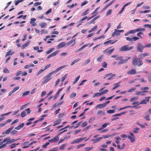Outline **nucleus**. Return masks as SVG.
<instances>
[{"instance_id":"obj_1","label":"nucleus","mask_w":151,"mask_h":151,"mask_svg":"<svg viewBox=\"0 0 151 151\" xmlns=\"http://www.w3.org/2000/svg\"><path fill=\"white\" fill-rule=\"evenodd\" d=\"M132 64L134 65H137L139 67L143 64V63L142 60H141L140 58H135L133 59Z\"/></svg>"},{"instance_id":"obj_2","label":"nucleus","mask_w":151,"mask_h":151,"mask_svg":"<svg viewBox=\"0 0 151 151\" xmlns=\"http://www.w3.org/2000/svg\"><path fill=\"white\" fill-rule=\"evenodd\" d=\"M67 130V129L63 130L58 135L55 136L52 139H49L48 140L49 142H57L59 139V135L64 132H66Z\"/></svg>"},{"instance_id":"obj_3","label":"nucleus","mask_w":151,"mask_h":151,"mask_svg":"<svg viewBox=\"0 0 151 151\" xmlns=\"http://www.w3.org/2000/svg\"><path fill=\"white\" fill-rule=\"evenodd\" d=\"M133 46L128 47L127 45H125L121 47L119 49V51H129L133 49Z\"/></svg>"},{"instance_id":"obj_4","label":"nucleus","mask_w":151,"mask_h":151,"mask_svg":"<svg viewBox=\"0 0 151 151\" xmlns=\"http://www.w3.org/2000/svg\"><path fill=\"white\" fill-rule=\"evenodd\" d=\"M114 30V32L113 33L112 35V36L113 37H115L119 36L120 35V33L123 32L124 31L123 30H119L116 29H115Z\"/></svg>"},{"instance_id":"obj_5","label":"nucleus","mask_w":151,"mask_h":151,"mask_svg":"<svg viewBox=\"0 0 151 151\" xmlns=\"http://www.w3.org/2000/svg\"><path fill=\"white\" fill-rule=\"evenodd\" d=\"M43 78L44 80L42 82V84H45L48 82L52 79V77L47 74Z\"/></svg>"},{"instance_id":"obj_6","label":"nucleus","mask_w":151,"mask_h":151,"mask_svg":"<svg viewBox=\"0 0 151 151\" xmlns=\"http://www.w3.org/2000/svg\"><path fill=\"white\" fill-rule=\"evenodd\" d=\"M129 134L130 135L128 136V138L131 143L134 142L135 141V138L134 134L132 132H130Z\"/></svg>"},{"instance_id":"obj_7","label":"nucleus","mask_w":151,"mask_h":151,"mask_svg":"<svg viewBox=\"0 0 151 151\" xmlns=\"http://www.w3.org/2000/svg\"><path fill=\"white\" fill-rule=\"evenodd\" d=\"M145 47L142 45L141 43H139L137 46V51L140 52H142Z\"/></svg>"},{"instance_id":"obj_8","label":"nucleus","mask_w":151,"mask_h":151,"mask_svg":"<svg viewBox=\"0 0 151 151\" xmlns=\"http://www.w3.org/2000/svg\"><path fill=\"white\" fill-rule=\"evenodd\" d=\"M110 102V101H108L106 102L105 103H103V104H98L96 106V109L99 108V109H101L102 108L105 107L106 105L108 104Z\"/></svg>"},{"instance_id":"obj_9","label":"nucleus","mask_w":151,"mask_h":151,"mask_svg":"<svg viewBox=\"0 0 151 151\" xmlns=\"http://www.w3.org/2000/svg\"><path fill=\"white\" fill-rule=\"evenodd\" d=\"M131 58L130 57H128L127 58V59H126L123 60L122 59H122L121 61H119L118 63V64L119 65H120L123 64H124L126 63L127 61L129 60Z\"/></svg>"},{"instance_id":"obj_10","label":"nucleus","mask_w":151,"mask_h":151,"mask_svg":"<svg viewBox=\"0 0 151 151\" xmlns=\"http://www.w3.org/2000/svg\"><path fill=\"white\" fill-rule=\"evenodd\" d=\"M110 76V77L108 78H107V80H111L113 79V77L115 76V75L114 74H112L111 73H109L105 75V77L104 78H106L109 76Z\"/></svg>"},{"instance_id":"obj_11","label":"nucleus","mask_w":151,"mask_h":151,"mask_svg":"<svg viewBox=\"0 0 151 151\" xmlns=\"http://www.w3.org/2000/svg\"><path fill=\"white\" fill-rule=\"evenodd\" d=\"M136 70L134 69H132L128 71L127 73L129 75H134L137 73Z\"/></svg>"},{"instance_id":"obj_12","label":"nucleus","mask_w":151,"mask_h":151,"mask_svg":"<svg viewBox=\"0 0 151 151\" xmlns=\"http://www.w3.org/2000/svg\"><path fill=\"white\" fill-rule=\"evenodd\" d=\"M148 92V91H136V94L137 95H145V93H147Z\"/></svg>"},{"instance_id":"obj_13","label":"nucleus","mask_w":151,"mask_h":151,"mask_svg":"<svg viewBox=\"0 0 151 151\" xmlns=\"http://www.w3.org/2000/svg\"><path fill=\"white\" fill-rule=\"evenodd\" d=\"M150 96L147 97H146L145 99L141 101L140 103V104H146L147 102H148L149 101Z\"/></svg>"},{"instance_id":"obj_14","label":"nucleus","mask_w":151,"mask_h":151,"mask_svg":"<svg viewBox=\"0 0 151 151\" xmlns=\"http://www.w3.org/2000/svg\"><path fill=\"white\" fill-rule=\"evenodd\" d=\"M114 50V48H113L111 50H108V49H107L104 50V52L108 55H109L113 52Z\"/></svg>"},{"instance_id":"obj_15","label":"nucleus","mask_w":151,"mask_h":151,"mask_svg":"<svg viewBox=\"0 0 151 151\" xmlns=\"http://www.w3.org/2000/svg\"><path fill=\"white\" fill-rule=\"evenodd\" d=\"M13 127H11L7 130H6L4 132H3L2 134H9L11 132V131L13 129Z\"/></svg>"},{"instance_id":"obj_16","label":"nucleus","mask_w":151,"mask_h":151,"mask_svg":"<svg viewBox=\"0 0 151 151\" xmlns=\"http://www.w3.org/2000/svg\"><path fill=\"white\" fill-rule=\"evenodd\" d=\"M149 55L148 53H147L146 52H144L143 53L140 54L139 55V56L140 59H142L144 57L147 56H148Z\"/></svg>"},{"instance_id":"obj_17","label":"nucleus","mask_w":151,"mask_h":151,"mask_svg":"<svg viewBox=\"0 0 151 151\" xmlns=\"http://www.w3.org/2000/svg\"><path fill=\"white\" fill-rule=\"evenodd\" d=\"M103 138V137H99L96 139H92L91 140V141H93V143L94 144H95L97 142H98L100 141Z\"/></svg>"},{"instance_id":"obj_18","label":"nucleus","mask_w":151,"mask_h":151,"mask_svg":"<svg viewBox=\"0 0 151 151\" xmlns=\"http://www.w3.org/2000/svg\"><path fill=\"white\" fill-rule=\"evenodd\" d=\"M36 21V19L35 18H32L31 19L30 23L32 24V26H35L36 24L35 23V22Z\"/></svg>"},{"instance_id":"obj_19","label":"nucleus","mask_w":151,"mask_h":151,"mask_svg":"<svg viewBox=\"0 0 151 151\" xmlns=\"http://www.w3.org/2000/svg\"><path fill=\"white\" fill-rule=\"evenodd\" d=\"M59 52V51L57 50L53 53L50 54L48 57L47 58L49 59L50 57L55 56Z\"/></svg>"},{"instance_id":"obj_20","label":"nucleus","mask_w":151,"mask_h":151,"mask_svg":"<svg viewBox=\"0 0 151 151\" xmlns=\"http://www.w3.org/2000/svg\"><path fill=\"white\" fill-rule=\"evenodd\" d=\"M117 40H116L115 41H113L111 40H110L107 41L105 42L104 44L106 45H108L109 44H113L115 43L116 42Z\"/></svg>"},{"instance_id":"obj_21","label":"nucleus","mask_w":151,"mask_h":151,"mask_svg":"<svg viewBox=\"0 0 151 151\" xmlns=\"http://www.w3.org/2000/svg\"><path fill=\"white\" fill-rule=\"evenodd\" d=\"M105 114V113L104 111L99 110L98 111L97 113V115L99 116L104 115Z\"/></svg>"},{"instance_id":"obj_22","label":"nucleus","mask_w":151,"mask_h":151,"mask_svg":"<svg viewBox=\"0 0 151 151\" xmlns=\"http://www.w3.org/2000/svg\"><path fill=\"white\" fill-rule=\"evenodd\" d=\"M24 123H22L19 125L17 127H16L15 128V129L19 130L21 128L23 127L24 125Z\"/></svg>"},{"instance_id":"obj_23","label":"nucleus","mask_w":151,"mask_h":151,"mask_svg":"<svg viewBox=\"0 0 151 151\" xmlns=\"http://www.w3.org/2000/svg\"><path fill=\"white\" fill-rule=\"evenodd\" d=\"M65 45V42H63L60 43L57 46L58 49H60L64 47Z\"/></svg>"},{"instance_id":"obj_24","label":"nucleus","mask_w":151,"mask_h":151,"mask_svg":"<svg viewBox=\"0 0 151 151\" xmlns=\"http://www.w3.org/2000/svg\"><path fill=\"white\" fill-rule=\"evenodd\" d=\"M81 140L80 138L74 140L71 142V144L79 143L81 142Z\"/></svg>"},{"instance_id":"obj_25","label":"nucleus","mask_w":151,"mask_h":151,"mask_svg":"<svg viewBox=\"0 0 151 151\" xmlns=\"http://www.w3.org/2000/svg\"><path fill=\"white\" fill-rule=\"evenodd\" d=\"M121 83L120 82H119L118 83H114V86L112 88V89L114 90L117 88L118 87L120 86V84Z\"/></svg>"},{"instance_id":"obj_26","label":"nucleus","mask_w":151,"mask_h":151,"mask_svg":"<svg viewBox=\"0 0 151 151\" xmlns=\"http://www.w3.org/2000/svg\"><path fill=\"white\" fill-rule=\"evenodd\" d=\"M30 42V41L28 40L27 42L23 45L21 47L22 49H23L24 48L26 47L27 46L29 45V44Z\"/></svg>"},{"instance_id":"obj_27","label":"nucleus","mask_w":151,"mask_h":151,"mask_svg":"<svg viewBox=\"0 0 151 151\" xmlns=\"http://www.w3.org/2000/svg\"><path fill=\"white\" fill-rule=\"evenodd\" d=\"M61 121V119H58L54 122V124H53V126H55L56 125L59 124Z\"/></svg>"},{"instance_id":"obj_28","label":"nucleus","mask_w":151,"mask_h":151,"mask_svg":"<svg viewBox=\"0 0 151 151\" xmlns=\"http://www.w3.org/2000/svg\"><path fill=\"white\" fill-rule=\"evenodd\" d=\"M109 125V123H106L103 124L102 126V127L101 128H99L98 129V130L99 131V130H101L102 129L106 127L108 125Z\"/></svg>"},{"instance_id":"obj_29","label":"nucleus","mask_w":151,"mask_h":151,"mask_svg":"<svg viewBox=\"0 0 151 151\" xmlns=\"http://www.w3.org/2000/svg\"><path fill=\"white\" fill-rule=\"evenodd\" d=\"M35 119V118H32L29 119L28 120L29 122H27L26 123V125H28L31 124L32 123V122H31V121Z\"/></svg>"},{"instance_id":"obj_30","label":"nucleus","mask_w":151,"mask_h":151,"mask_svg":"<svg viewBox=\"0 0 151 151\" xmlns=\"http://www.w3.org/2000/svg\"><path fill=\"white\" fill-rule=\"evenodd\" d=\"M11 50H10L9 51L7 52L5 55V57H6L9 55H12L14 52H11Z\"/></svg>"},{"instance_id":"obj_31","label":"nucleus","mask_w":151,"mask_h":151,"mask_svg":"<svg viewBox=\"0 0 151 151\" xmlns=\"http://www.w3.org/2000/svg\"><path fill=\"white\" fill-rule=\"evenodd\" d=\"M40 26L42 28H44L47 26L46 23L45 22L41 23L40 24Z\"/></svg>"},{"instance_id":"obj_32","label":"nucleus","mask_w":151,"mask_h":151,"mask_svg":"<svg viewBox=\"0 0 151 151\" xmlns=\"http://www.w3.org/2000/svg\"><path fill=\"white\" fill-rule=\"evenodd\" d=\"M115 139L116 140L115 142L118 145H119L120 143L119 140L121 139V138L119 137L115 138Z\"/></svg>"},{"instance_id":"obj_33","label":"nucleus","mask_w":151,"mask_h":151,"mask_svg":"<svg viewBox=\"0 0 151 151\" xmlns=\"http://www.w3.org/2000/svg\"><path fill=\"white\" fill-rule=\"evenodd\" d=\"M67 145V143H65L59 147V149L60 150H63L64 149V148Z\"/></svg>"},{"instance_id":"obj_34","label":"nucleus","mask_w":151,"mask_h":151,"mask_svg":"<svg viewBox=\"0 0 151 151\" xmlns=\"http://www.w3.org/2000/svg\"><path fill=\"white\" fill-rule=\"evenodd\" d=\"M118 116L117 115H116V114L112 116V118L111 119V121H113L115 120L119 119V117H117Z\"/></svg>"},{"instance_id":"obj_35","label":"nucleus","mask_w":151,"mask_h":151,"mask_svg":"<svg viewBox=\"0 0 151 151\" xmlns=\"http://www.w3.org/2000/svg\"><path fill=\"white\" fill-rule=\"evenodd\" d=\"M101 92L97 93H95L93 96V98H95L97 97H99L102 95Z\"/></svg>"},{"instance_id":"obj_36","label":"nucleus","mask_w":151,"mask_h":151,"mask_svg":"<svg viewBox=\"0 0 151 151\" xmlns=\"http://www.w3.org/2000/svg\"><path fill=\"white\" fill-rule=\"evenodd\" d=\"M97 28V25L95 26L91 30L88 31V33H90L94 31Z\"/></svg>"},{"instance_id":"obj_37","label":"nucleus","mask_w":151,"mask_h":151,"mask_svg":"<svg viewBox=\"0 0 151 151\" xmlns=\"http://www.w3.org/2000/svg\"><path fill=\"white\" fill-rule=\"evenodd\" d=\"M80 60V59H76L74 60V61H73L72 63L71 64V65H72L78 62V61H79Z\"/></svg>"},{"instance_id":"obj_38","label":"nucleus","mask_w":151,"mask_h":151,"mask_svg":"<svg viewBox=\"0 0 151 151\" xmlns=\"http://www.w3.org/2000/svg\"><path fill=\"white\" fill-rule=\"evenodd\" d=\"M139 99L138 97V96H136L134 97H132L130 99V101H133L135 100H137Z\"/></svg>"},{"instance_id":"obj_39","label":"nucleus","mask_w":151,"mask_h":151,"mask_svg":"<svg viewBox=\"0 0 151 151\" xmlns=\"http://www.w3.org/2000/svg\"><path fill=\"white\" fill-rule=\"evenodd\" d=\"M90 9L89 8L87 9L84 12L82 13V15L83 16H84L88 14V12L90 10Z\"/></svg>"},{"instance_id":"obj_40","label":"nucleus","mask_w":151,"mask_h":151,"mask_svg":"<svg viewBox=\"0 0 151 151\" xmlns=\"http://www.w3.org/2000/svg\"><path fill=\"white\" fill-rule=\"evenodd\" d=\"M136 88L135 87L129 90L128 91H127V92L132 93L134 91L136 90Z\"/></svg>"},{"instance_id":"obj_41","label":"nucleus","mask_w":151,"mask_h":151,"mask_svg":"<svg viewBox=\"0 0 151 151\" xmlns=\"http://www.w3.org/2000/svg\"><path fill=\"white\" fill-rule=\"evenodd\" d=\"M99 17V16H98L94 17L93 19L90 22L94 23V22Z\"/></svg>"},{"instance_id":"obj_42","label":"nucleus","mask_w":151,"mask_h":151,"mask_svg":"<svg viewBox=\"0 0 151 151\" xmlns=\"http://www.w3.org/2000/svg\"><path fill=\"white\" fill-rule=\"evenodd\" d=\"M21 116L22 117H23L26 116V113L25 112V111L24 110L21 113Z\"/></svg>"},{"instance_id":"obj_43","label":"nucleus","mask_w":151,"mask_h":151,"mask_svg":"<svg viewBox=\"0 0 151 151\" xmlns=\"http://www.w3.org/2000/svg\"><path fill=\"white\" fill-rule=\"evenodd\" d=\"M54 49V48H52L50 50L47 51L46 53L47 54H49L52 52Z\"/></svg>"},{"instance_id":"obj_44","label":"nucleus","mask_w":151,"mask_h":151,"mask_svg":"<svg viewBox=\"0 0 151 151\" xmlns=\"http://www.w3.org/2000/svg\"><path fill=\"white\" fill-rule=\"evenodd\" d=\"M30 93V91H27L25 92L24 93L22 94L23 96H24L28 95Z\"/></svg>"},{"instance_id":"obj_45","label":"nucleus","mask_w":151,"mask_h":151,"mask_svg":"<svg viewBox=\"0 0 151 151\" xmlns=\"http://www.w3.org/2000/svg\"><path fill=\"white\" fill-rule=\"evenodd\" d=\"M139 129L138 128H136L134 129V130L133 131V132L134 133H136L138 132V131L139 130Z\"/></svg>"},{"instance_id":"obj_46","label":"nucleus","mask_w":151,"mask_h":151,"mask_svg":"<svg viewBox=\"0 0 151 151\" xmlns=\"http://www.w3.org/2000/svg\"><path fill=\"white\" fill-rule=\"evenodd\" d=\"M89 44H88L86 45H83V46H82L81 48H80L78 51H80L81 50L83 49L84 48L86 47Z\"/></svg>"},{"instance_id":"obj_47","label":"nucleus","mask_w":151,"mask_h":151,"mask_svg":"<svg viewBox=\"0 0 151 151\" xmlns=\"http://www.w3.org/2000/svg\"><path fill=\"white\" fill-rule=\"evenodd\" d=\"M149 89V88L147 87H143L141 88V90L142 91H146L148 90Z\"/></svg>"},{"instance_id":"obj_48","label":"nucleus","mask_w":151,"mask_h":151,"mask_svg":"<svg viewBox=\"0 0 151 151\" xmlns=\"http://www.w3.org/2000/svg\"><path fill=\"white\" fill-rule=\"evenodd\" d=\"M80 76H79L76 78V80L74 81V82L73 83V84H74L76 83H77V82L79 80V79L80 78Z\"/></svg>"},{"instance_id":"obj_49","label":"nucleus","mask_w":151,"mask_h":151,"mask_svg":"<svg viewBox=\"0 0 151 151\" xmlns=\"http://www.w3.org/2000/svg\"><path fill=\"white\" fill-rule=\"evenodd\" d=\"M107 64L106 62L103 63L102 65V67L104 68H106L107 67Z\"/></svg>"},{"instance_id":"obj_50","label":"nucleus","mask_w":151,"mask_h":151,"mask_svg":"<svg viewBox=\"0 0 151 151\" xmlns=\"http://www.w3.org/2000/svg\"><path fill=\"white\" fill-rule=\"evenodd\" d=\"M93 147H88L85 148L86 151H89L92 149Z\"/></svg>"},{"instance_id":"obj_51","label":"nucleus","mask_w":151,"mask_h":151,"mask_svg":"<svg viewBox=\"0 0 151 151\" xmlns=\"http://www.w3.org/2000/svg\"><path fill=\"white\" fill-rule=\"evenodd\" d=\"M58 148L57 147L53 148L51 150H49L47 151H58Z\"/></svg>"},{"instance_id":"obj_52","label":"nucleus","mask_w":151,"mask_h":151,"mask_svg":"<svg viewBox=\"0 0 151 151\" xmlns=\"http://www.w3.org/2000/svg\"><path fill=\"white\" fill-rule=\"evenodd\" d=\"M102 56L100 55L99 57L97 58V60L98 62H101L102 60Z\"/></svg>"},{"instance_id":"obj_53","label":"nucleus","mask_w":151,"mask_h":151,"mask_svg":"<svg viewBox=\"0 0 151 151\" xmlns=\"http://www.w3.org/2000/svg\"><path fill=\"white\" fill-rule=\"evenodd\" d=\"M3 71L5 73H9V71L6 68H4Z\"/></svg>"},{"instance_id":"obj_54","label":"nucleus","mask_w":151,"mask_h":151,"mask_svg":"<svg viewBox=\"0 0 151 151\" xmlns=\"http://www.w3.org/2000/svg\"><path fill=\"white\" fill-rule=\"evenodd\" d=\"M115 110H109L107 111V112L108 113H114Z\"/></svg>"},{"instance_id":"obj_55","label":"nucleus","mask_w":151,"mask_h":151,"mask_svg":"<svg viewBox=\"0 0 151 151\" xmlns=\"http://www.w3.org/2000/svg\"><path fill=\"white\" fill-rule=\"evenodd\" d=\"M143 35V34L142 32H140L137 33V35L138 37H139L141 39H142V37L141 36V35Z\"/></svg>"},{"instance_id":"obj_56","label":"nucleus","mask_w":151,"mask_h":151,"mask_svg":"<svg viewBox=\"0 0 151 151\" xmlns=\"http://www.w3.org/2000/svg\"><path fill=\"white\" fill-rule=\"evenodd\" d=\"M136 29L130 30L129 31V33L130 34H134L136 32Z\"/></svg>"},{"instance_id":"obj_57","label":"nucleus","mask_w":151,"mask_h":151,"mask_svg":"<svg viewBox=\"0 0 151 151\" xmlns=\"http://www.w3.org/2000/svg\"><path fill=\"white\" fill-rule=\"evenodd\" d=\"M88 124L87 122L86 121L84 122L82 124V127H85Z\"/></svg>"},{"instance_id":"obj_58","label":"nucleus","mask_w":151,"mask_h":151,"mask_svg":"<svg viewBox=\"0 0 151 151\" xmlns=\"http://www.w3.org/2000/svg\"><path fill=\"white\" fill-rule=\"evenodd\" d=\"M19 144V143H18L17 144H14L11 145V147H10V148L12 149V148H14V147H15L17 145Z\"/></svg>"},{"instance_id":"obj_59","label":"nucleus","mask_w":151,"mask_h":151,"mask_svg":"<svg viewBox=\"0 0 151 151\" xmlns=\"http://www.w3.org/2000/svg\"><path fill=\"white\" fill-rule=\"evenodd\" d=\"M111 12H112V9H110L109 10H108V11L107 12V13H106V15L107 16H108V15H110L111 13Z\"/></svg>"},{"instance_id":"obj_60","label":"nucleus","mask_w":151,"mask_h":151,"mask_svg":"<svg viewBox=\"0 0 151 151\" xmlns=\"http://www.w3.org/2000/svg\"><path fill=\"white\" fill-rule=\"evenodd\" d=\"M145 27H147L148 28H151V24H146L144 26Z\"/></svg>"},{"instance_id":"obj_61","label":"nucleus","mask_w":151,"mask_h":151,"mask_svg":"<svg viewBox=\"0 0 151 151\" xmlns=\"http://www.w3.org/2000/svg\"><path fill=\"white\" fill-rule=\"evenodd\" d=\"M122 57L121 56H118L116 57V59L117 60H119L121 61L122 59Z\"/></svg>"},{"instance_id":"obj_62","label":"nucleus","mask_w":151,"mask_h":151,"mask_svg":"<svg viewBox=\"0 0 151 151\" xmlns=\"http://www.w3.org/2000/svg\"><path fill=\"white\" fill-rule=\"evenodd\" d=\"M95 119V118L94 117H91V118L89 119L88 121V122L90 123H91L92 122V121L93 120H94Z\"/></svg>"},{"instance_id":"obj_63","label":"nucleus","mask_w":151,"mask_h":151,"mask_svg":"<svg viewBox=\"0 0 151 151\" xmlns=\"http://www.w3.org/2000/svg\"><path fill=\"white\" fill-rule=\"evenodd\" d=\"M81 131V129H78L76 130L73 134H74L76 135L79 132Z\"/></svg>"},{"instance_id":"obj_64","label":"nucleus","mask_w":151,"mask_h":151,"mask_svg":"<svg viewBox=\"0 0 151 151\" xmlns=\"http://www.w3.org/2000/svg\"><path fill=\"white\" fill-rule=\"evenodd\" d=\"M88 2L86 1H83L81 4V6H83L84 5H86L88 3Z\"/></svg>"}]
</instances>
